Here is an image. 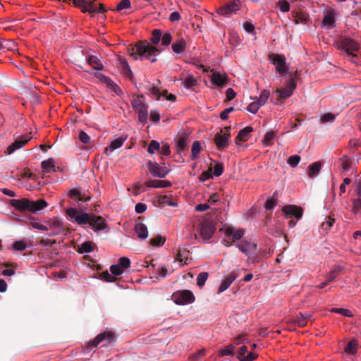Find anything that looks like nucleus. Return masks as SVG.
Returning <instances> with one entry per match:
<instances>
[{"label":"nucleus","instance_id":"6e6552de","mask_svg":"<svg viewBox=\"0 0 361 361\" xmlns=\"http://www.w3.org/2000/svg\"><path fill=\"white\" fill-rule=\"evenodd\" d=\"M270 61L276 66L279 73L286 74L288 73L286 57L279 54H272L269 56Z\"/></svg>","mask_w":361,"mask_h":361},{"label":"nucleus","instance_id":"aec40b11","mask_svg":"<svg viewBox=\"0 0 361 361\" xmlns=\"http://www.w3.org/2000/svg\"><path fill=\"white\" fill-rule=\"evenodd\" d=\"M47 202L43 199L36 201L30 200L29 212L36 213L47 207Z\"/></svg>","mask_w":361,"mask_h":361},{"label":"nucleus","instance_id":"338daca9","mask_svg":"<svg viewBox=\"0 0 361 361\" xmlns=\"http://www.w3.org/2000/svg\"><path fill=\"white\" fill-rule=\"evenodd\" d=\"M258 355L255 353L250 352L247 356L238 359L240 361H254L257 359Z\"/></svg>","mask_w":361,"mask_h":361},{"label":"nucleus","instance_id":"9d476101","mask_svg":"<svg viewBox=\"0 0 361 361\" xmlns=\"http://www.w3.org/2000/svg\"><path fill=\"white\" fill-rule=\"evenodd\" d=\"M148 169L151 174L154 177L160 178H164L169 173V170L164 166H161L155 161H149L147 163Z\"/></svg>","mask_w":361,"mask_h":361},{"label":"nucleus","instance_id":"1a4fd4ad","mask_svg":"<svg viewBox=\"0 0 361 361\" xmlns=\"http://www.w3.org/2000/svg\"><path fill=\"white\" fill-rule=\"evenodd\" d=\"M195 299L193 293L188 290H181L174 294V301L177 305L192 303Z\"/></svg>","mask_w":361,"mask_h":361},{"label":"nucleus","instance_id":"7ed1b4c3","mask_svg":"<svg viewBox=\"0 0 361 361\" xmlns=\"http://www.w3.org/2000/svg\"><path fill=\"white\" fill-rule=\"evenodd\" d=\"M338 47L345 51L348 55L356 56L354 52L357 51L360 49L358 43L350 38L344 37L338 41Z\"/></svg>","mask_w":361,"mask_h":361},{"label":"nucleus","instance_id":"5fc2aeb1","mask_svg":"<svg viewBox=\"0 0 361 361\" xmlns=\"http://www.w3.org/2000/svg\"><path fill=\"white\" fill-rule=\"evenodd\" d=\"M118 265H119L122 269H128L130 266V260L126 257H121L118 259Z\"/></svg>","mask_w":361,"mask_h":361},{"label":"nucleus","instance_id":"6ab92c4d","mask_svg":"<svg viewBox=\"0 0 361 361\" xmlns=\"http://www.w3.org/2000/svg\"><path fill=\"white\" fill-rule=\"evenodd\" d=\"M94 75L102 83L106 84L109 87L111 88L115 92H117V90H120L118 86H117V85L109 77L106 76L101 73H95Z\"/></svg>","mask_w":361,"mask_h":361},{"label":"nucleus","instance_id":"f704fd0d","mask_svg":"<svg viewBox=\"0 0 361 361\" xmlns=\"http://www.w3.org/2000/svg\"><path fill=\"white\" fill-rule=\"evenodd\" d=\"M85 10H84V13L88 12L90 13H98V6L97 3L95 1L87 2L85 6Z\"/></svg>","mask_w":361,"mask_h":361},{"label":"nucleus","instance_id":"79ce46f5","mask_svg":"<svg viewBox=\"0 0 361 361\" xmlns=\"http://www.w3.org/2000/svg\"><path fill=\"white\" fill-rule=\"evenodd\" d=\"M335 222V219L331 216H326L324 221L322 223V228L324 230H329Z\"/></svg>","mask_w":361,"mask_h":361},{"label":"nucleus","instance_id":"c756f323","mask_svg":"<svg viewBox=\"0 0 361 361\" xmlns=\"http://www.w3.org/2000/svg\"><path fill=\"white\" fill-rule=\"evenodd\" d=\"M186 47V42L183 39H180L172 44V50L176 54H180L184 51Z\"/></svg>","mask_w":361,"mask_h":361},{"label":"nucleus","instance_id":"393cba45","mask_svg":"<svg viewBox=\"0 0 361 361\" xmlns=\"http://www.w3.org/2000/svg\"><path fill=\"white\" fill-rule=\"evenodd\" d=\"M144 185L147 187L161 188H169L171 185V183L169 180H149L147 181Z\"/></svg>","mask_w":361,"mask_h":361},{"label":"nucleus","instance_id":"603ef678","mask_svg":"<svg viewBox=\"0 0 361 361\" xmlns=\"http://www.w3.org/2000/svg\"><path fill=\"white\" fill-rule=\"evenodd\" d=\"M212 167L210 166L207 171H203L201 175L200 176V180L202 182H204L212 178H213V175L212 173Z\"/></svg>","mask_w":361,"mask_h":361},{"label":"nucleus","instance_id":"423d86ee","mask_svg":"<svg viewBox=\"0 0 361 361\" xmlns=\"http://www.w3.org/2000/svg\"><path fill=\"white\" fill-rule=\"evenodd\" d=\"M231 126L225 127L214 136V142L221 150L225 149L228 145V140L231 137Z\"/></svg>","mask_w":361,"mask_h":361},{"label":"nucleus","instance_id":"2f4dec72","mask_svg":"<svg viewBox=\"0 0 361 361\" xmlns=\"http://www.w3.org/2000/svg\"><path fill=\"white\" fill-rule=\"evenodd\" d=\"M289 322L296 324L299 327H304L307 324L304 319V316L302 314V312H300L296 316L293 317V318L290 319Z\"/></svg>","mask_w":361,"mask_h":361},{"label":"nucleus","instance_id":"37998d69","mask_svg":"<svg viewBox=\"0 0 361 361\" xmlns=\"http://www.w3.org/2000/svg\"><path fill=\"white\" fill-rule=\"evenodd\" d=\"M160 149V143L157 140H152L148 145L147 152L149 154H154L155 151H159Z\"/></svg>","mask_w":361,"mask_h":361},{"label":"nucleus","instance_id":"c03bdc74","mask_svg":"<svg viewBox=\"0 0 361 361\" xmlns=\"http://www.w3.org/2000/svg\"><path fill=\"white\" fill-rule=\"evenodd\" d=\"M201 151V146L199 141H195L192 145V159H195Z\"/></svg>","mask_w":361,"mask_h":361},{"label":"nucleus","instance_id":"a18cd8bd","mask_svg":"<svg viewBox=\"0 0 361 361\" xmlns=\"http://www.w3.org/2000/svg\"><path fill=\"white\" fill-rule=\"evenodd\" d=\"M269 95H270L269 91L267 90H264L261 92V94L257 101L259 102V104L261 106H263L267 102V99H269Z\"/></svg>","mask_w":361,"mask_h":361},{"label":"nucleus","instance_id":"e433bc0d","mask_svg":"<svg viewBox=\"0 0 361 361\" xmlns=\"http://www.w3.org/2000/svg\"><path fill=\"white\" fill-rule=\"evenodd\" d=\"M94 250L93 244L91 242L85 241L82 243L79 247L78 252L80 253H88Z\"/></svg>","mask_w":361,"mask_h":361},{"label":"nucleus","instance_id":"4468645a","mask_svg":"<svg viewBox=\"0 0 361 361\" xmlns=\"http://www.w3.org/2000/svg\"><path fill=\"white\" fill-rule=\"evenodd\" d=\"M9 204L18 211H29L30 200L27 198L11 199L9 200Z\"/></svg>","mask_w":361,"mask_h":361},{"label":"nucleus","instance_id":"e2e57ef3","mask_svg":"<svg viewBox=\"0 0 361 361\" xmlns=\"http://www.w3.org/2000/svg\"><path fill=\"white\" fill-rule=\"evenodd\" d=\"M300 157L299 155H293V156H290L288 159V164L293 166V167H295L298 165V164L300 162Z\"/></svg>","mask_w":361,"mask_h":361},{"label":"nucleus","instance_id":"a19ab883","mask_svg":"<svg viewBox=\"0 0 361 361\" xmlns=\"http://www.w3.org/2000/svg\"><path fill=\"white\" fill-rule=\"evenodd\" d=\"M183 85L186 88H191L197 85V80L192 75L186 76Z\"/></svg>","mask_w":361,"mask_h":361},{"label":"nucleus","instance_id":"a211bd4d","mask_svg":"<svg viewBox=\"0 0 361 361\" xmlns=\"http://www.w3.org/2000/svg\"><path fill=\"white\" fill-rule=\"evenodd\" d=\"M210 80L212 83L219 87L225 86L228 82V78L226 75L214 71L210 76Z\"/></svg>","mask_w":361,"mask_h":361},{"label":"nucleus","instance_id":"4c0bfd02","mask_svg":"<svg viewBox=\"0 0 361 361\" xmlns=\"http://www.w3.org/2000/svg\"><path fill=\"white\" fill-rule=\"evenodd\" d=\"M308 20V16L303 12H297L295 16V23H305Z\"/></svg>","mask_w":361,"mask_h":361},{"label":"nucleus","instance_id":"dca6fc26","mask_svg":"<svg viewBox=\"0 0 361 361\" xmlns=\"http://www.w3.org/2000/svg\"><path fill=\"white\" fill-rule=\"evenodd\" d=\"M343 271V267L337 265L335 266L331 271L327 274L326 276V280L322 283L320 285L317 286V287L319 289L324 288L325 286L329 285L330 283L334 281V279L336 278V276L341 273Z\"/></svg>","mask_w":361,"mask_h":361},{"label":"nucleus","instance_id":"8fccbe9b","mask_svg":"<svg viewBox=\"0 0 361 361\" xmlns=\"http://www.w3.org/2000/svg\"><path fill=\"white\" fill-rule=\"evenodd\" d=\"M27 247V244L23 240L16 241L12 245V249L18 251H23Z\"/></svg>","mask_w":361,"mask_h":361},{"label":"nucleus","instance_id":"ddd939ff","mask_svg":"<svg viewBox=\"0 0 361 361\" xmlns=\"http://www.w3.org/2000/svg\"><path fill=\"white\" fill-rule=\"evenodd\" d=\"M31 137L26 135H22L17 139L14 142L10 145L7 148V153L11 154L13 153L16 149L24 147L30 140Z\"/></svg>","mask_w":361,"mask_h":361},{"label":"nucleus","instance_id":"bb28decb","mask_svg":"<svg viewBox=\"0 0 361 361\" xmlns=\"http://www.w3.org/2000/svg\"><path fill=\"white\" fill-rule=\"evenodd\" d=\"M87 61L89 63V65H90L95 70L101 71L104 68L103 64L102 63L100 59L96 56H88Z\"/></svg>","mask_w":361,"mask_h":361},{"label":"nucleus","instance_id":"f3484780","mask_svg":"<svg viewBox=\"0 0 361 361\" xmlns=\"http://www.w3.org/2000/svg\"><path fill=\"white\" fill-rule=\"evenodd\" d=\"M254 130L251 126H247L240 130L238 135L235 138V142L237 145H241V142H244L248 140L250 137V133Z\"/></svg>","mask_w":361,"mask_h":361},{"label":"nucleus","instance_id":"7c9ffc66","mask_svg":"<svg viewBox=\"0 0 361 361\" xmlns=\"http://www.w3.org/2000/svg\"><path fill=\"white\" fill-rule=\"evenodd\" d=\"M42 171L44 173H50L51 171H55L54 161L52 159L43 161L41 164Z\"/></svg>","mask_w":361,"mask_h":361},{"label":"nucleus","instance_id":"13d9d810","mask_svg":"<svg viewBox=\"0 0 361 361\" xmlns=\"http://www.w3.org/2000/svg\"><path fill=\"white\" fill-rule=\"evenodd\" d=\"M233 348L234 345L231 344L228 346H226L224 349H222L219 351V355L221 357L226 356V355H231L233 354Z\"/></svg>","mask_w":361,"mask_h":361},{"label":"nucleus","instance_id":"49530a36","mask_svg":"<svg viewBox=\"0 0 361 361\" xmlns=\"http://www.w3.org/2000/svg\"><path fill=\"white\" fill-rule=\"evenodd\" d=\"M208 276L209 274L207 272H201L200 274H199L197 277V285L199 287H202L204 285L206 281L207 280Z\"/></svg>","mask_w":361,"mask_h":361},{"label":"nucleus","instance_id":"bf43d9fd","mask_svg":"<svg viewBox=\"0 0 361 361\" xmlns=\"http://www.w3.org/2000/svg\"><path fill=\"white\" fill-rule=\"evenodd\" d=\"M261 106H262L259 104V102L257 101H255L250 103L247 106V110L252 114H256Z\"/></svg>","mask_w":361,"mask_h":361},{"label":"nucleus","instance_id":"864d4df0","mask_svg":"<svg viewBox=\"0 0 361 361\" xmlns=\"http://www.w3.org/2000/svg\"><path fill=\"white\" fill-rule=\"evenodd\" d=\"M147 94H153L156 99L159 100L161 97V90L156 86L149 87L147 88Z\"/></svg>","mask_w":361,"mask_h":361},{"label":"nucleus","instance_id":"4be33fe9","mask_svg":"<svg viewBox=\"0 0 361 361\" xmlns=\"http://www.w3.org/2000/svg\"><path fill=\"white\" fill-rule=\"evenodd\" d=\"M225 234L228 238H232L234 242L241 239L243 237L245 231L243 229L234 230L232 228H228L225 231Z\"/></svg>","mask_w":361,"mask_h":361},{"label":"nucleus","instance_id":"6e6d98bb","mask_svg":"<svg viewBox=\"0 0 361 361\" xmlns=\"http://www.w3.org/2000/svg\"><path fill=\"white\" fill-rule=\"evenodd\" d=\"M165 242V238L161 235L150 239V244L153 246H161Z\"/></svg>","mask_w":361,"mask_h":361},{"label":"nucleus","instance_id":"72a5a7b5","mask_svg":"<svg viewBox=\"0 0 361 361\" xmlns=\"http://www.w3.org/2000/svg\"><path fill=\"white\" fill-rule=\"evenodd\" d=\"M276 137V134L274 131L267 132L262 140L263 145L264 146H271L273 145V140Z\"/></svg>","mask_w":361,"mask_h":361},{"label":"nucleus","instance_id":"f8f14e48","mask_svg":"<svg viewBox=\"0 0 361 361\" xmlns=\"http://www.w3.org/2000/svg\"><path fill=\"white\" fill-rule=\"evenodd\" d=\"M235 246L245 255L250 256L255 254L257 250V244L247 240H242L235 244Z\"/></svg>","mask_w":361,"mask_h":361},{"label":"nucleus","instance_id":"9b49d317","mask_svg":"<svg viewBox=\"0 0 361 361\" xmlns=\"http://www.w3.org/2000/svg\"><path fill=\"white\" fill-rule=\"evenodd\" d=\"M296 87V82L293 78H290L286 87L282 89H277L275 93L279 94V100L285 99L290 97Z\"/></svg>","mask_w":361,"mask_h":361},{"label":"nucleus","instance_id":"69168bd1","mask_svg":"<svg viewBox=\"0 0 361 361\" xmlns=\"http://www.w3.org/2000/svg\"><path fill=\"white\" fill-rule=\"evenodd\" d=\"M80 140L84 144H88L90 142V137L83 130H80L78 135Z\"/></svg>","mask_w":361,"mask_h":361},{"label":"nucleus","instance_id":"4d7b16f0","mask_svg":"<svg viewBox=\"0 0 361 361\" xmlns=\"http://www.w3.org/2000/svg\"><path fill=\"white\" fill-rule=\"evenodd\" d=\"M130 0H121V1L117 5L116 8L114 10L116 11H121L123 9L129 8L130 7Z\"/></svg>","mask_w":361,"mask_h":361},{"label":"nucleus","instance_id":"a878e982","mask_svg":"<svg viewBox=\"0 0 361 361\" xmlns=\"http://www.w3.org/2000/svg\"><path fill=\"white\" fill-rule=\"evenodd\" d=\"M135 231L140 239L144 240L148 236L147 228L143 223H137L135 226Z\"/></svg>","mask_w":361,"mask_h":361},{"label":"nucleus","instance_id":"39448f33","mask_svg":"<svg viewBox=\"0 0 361 361\" xmlns=\"http://www.w3.org/2000/svg\"><path fill=\"white\" fill-rule=\"evenodd\" d=\"M216 227L214 224L208 220H204L200 222L198 228L199 234L204 240H209L214 235Z\"/></svg>","mask_w":361,"mask_h":361},{"label":"nucleus","instance_id":"c85d7f7f","mask_svg":"<svg viewBox=\"0 0 361 361\" xmlns=\"http://www.w3.org/2000/svg\"><path fill=\"white\" fill-rule=\"evenodd\" d=\"M126 140V137H121L114 140L109 145V147L105 149V152L106 153L109 150L110 152H112L114 150L121 147L123 145Z\"/></svg>","mask_w":361,"mask_h":361},{"label":"nucleus","instance_id":"58836bf2","mask_svg":"<svg viewBox=\"0 0 361 361\" xmlns=\"http://www.w3.org/2000/svg\"><path fill=\"white\" fill-rule=\"evenodd\" d=\"M161 36H162V34H161V30H158V29H155L152 31L150 42H152V44L156 45L160 42V40L161 39Z\"/></svg>","mask_w":361,"mask_h":361},{"label":"nucleus","instance_id":"c9c22d12","mask_svg":"<svg viewBox=\"0 0 361 361\" xmlns=\"http://www.w3.org/2000/svg\"><path fill=\"white\" fill-rule=\"evenodd\" d=\"M158 203L161 206H164L166 204L171 207H176L177 202L173 200H169L167 195H160L158 197Z\"/></svg>","mask_w":361,"mask_h":361},{"label":"nucleus","instance_id":"680f3d73","mask_svg":"<svg viewBox=\"0 0 361 361\" xmlns=\"http://www.w3.org/2000/svg\"><path fill=\"white\" fill-rule=\"evenodd\" d=\"M101 276L106 282H114L116 280V276L109 274L107 271L102 272Z\"/></svg>","mask_w":361,"mask_h":361},{"label":"nucleus","instance_id":"5701e85b","mask_svg":"<svg viewBox=\"0 0 361 361\" xmlns=\"http://www.w3.org/2000/svg\"><path fill=\"white\" fill-rule=\"evenodd\" d=\"M335 15H336V11L334 9L330 8V9L327 10L324 13V18L322 20V23L325 25H327L330 27H334V23H335Z\"/></svg>","mask_w":361,"mask_h":361},{"label":"nucleus","instance_id":"3c124183","mask_svg":"<svg viewBox=\"0 0 361 361\" xmlns=\"http://www.w3.org/2000/svg\"><path fill=\"white\" fill-rule=\"evenodd\" d=\"M223 172H224V165H223V164L219 163V162H215V164H214V166L213 173H212L213 176H221L223 173Z\"/></svg>","mask_w":361,"mask_h":361},{"label":"nucleus","instance_id":"de8ad7c7","mask_svg":"<svg viewBox=\"0 0 361 361\" xmlns=\"http://www.w3.org/2000/svg\"><path fill=\"white\" fill-rule=\"evenodd\" d=\"M331 312H335L338 314H341L343 316H345L347 317H352L353 316V313L350 310L348 309H344V308H332L331 310Z\"/></svg>","mask_w":361,"mask_h":361},{"label":"nucleus","instance_id":"cd10ccee","mask_svg":"<svg viewBox=\"0 0 361 361\" xmlns=\"http://www.w3.org/2000/svg\"><path fill=\"white\" fill-rule=\"evenodd\" d=\"M322 163L316 161L309 165L308 166V176L310 178H313L319 174L321 170Z\"/></svg>","mask_w":361,"mask_h":361},{"label":"nucleus","instance_id":"20e7f679","mask_svg":"<svg viewBox=\"0 0 361 361\" xmlns=\"http://www.w3.org/2000/svg\"><path fill=\"white\" fill-rule=\"evenodd\" d=\"M138 98L144 99L145 97L143 94H140L138 96ZM132 106L135 111L138 114L139 121L141 123L146 122L148 117L147 105L139 99H135L132 101Z\"/></svg>","mask_w":361,"mask_h":361},{"label":"nucleus","instance_id":"09e8293b","mask_svg":"<svg viewBox=\"0 0 361 361\" xmlns=\"http://www.w3.org/2000/svg\"><path fill=\"white\" fill-rule=\"evenodd\" d=\"M188 254L189 251H188L186 249H179L176 257V260L178 262H182L183 259L186 260L188 259Z\"/></svg>","mask_w":361,"mask_h":361},{"label":"nucleus","instance_id":"f03ea898","mask_svg":"<svg viewBox=\"0 0 361 361\" xmlns=\"http://www.w3.org/2000/svg\"><path fill=\"white\" fill-rule=\"evenodd\" d=\"M128 53L135 60L140 57L154 63L157 61L156 56L160 54V50L147 41H140L135 47L128 49Z\"/></svg>","mask_w":361,"mask_h":361},{"label":"nucleus","instance_id":"0e129e2a","mask_svg":"<svg viewBox=\"0 0 361 361\" xmlns=\"http://www.w3.org/2000/svg\"><path fill=\"white\" fill-rule=\"evenodd\" d=\"M172 40V36L171 33L166 32L161 37V44L164 46H169Z\"/></svg>","mask_w":361,"mask_h":361},{"label":"nucleus","instance_id":"2eb2a0df","mask_svg":"<svg viewBox=\"0 0 361 361\" xmlns=\"http://www.w3.org/2000/svg\"><path fill=\"white\" fill-rule=\"evenodd\" d=\"M282 212L287 216H294L298 219L302 218L303 214V209L302 207L296 205H286L282 208Z\"/></svg>","mask_w":361,"mask_h":361},{"label":"nucleus","instance_id":"0eeeda50","mask_svg":"<svg viewBox=\"0 0 361 361\" xmlns=\"http://www.w3.org/2000/svg\"><path fill=\"white\" fill-rule=\"evenodd\" d=\"M114 339V334L111 331L99 334L92 341L87 343V346L84 348V350L86 353H88L90 348L97 346L102 341L106 340L107 342L111 343L113 342Z\"/></svg>","mask_w":361,"mask_h":361},{"label":"nucleus","instance_id":"473e14b6","mask_svg":"<svg viewBox=\"0 0 361 361\" xmlns=\"http://www.w3.org/2000/svg\"><path fill=\"white\" fill-rule=\"evenodd\" d=\"M357 347H358L357 341L355 340V339H352L348 343V344L345 348V350L348 354L354 355L357 352Z\"/></svg>","mask_w":361,"mask_h":361},{"label":"nucleus","instance_id":"b1692460","mask_svg":"<svg viewBox=\"0 0 361 361\" xmlns=\"http://www.w3.org/2000/svg\"><path fill=\"white\" fill-rule=\"evenodd\" d=\"M236 279V274L234 272H231L223 281L221 282L217 293L219 294L225 291Z\"/></svg>","mask_w":361,"mask_h":361},{"label":"nucleus","instance_id":"052dcab7","mask_svg":"<svg viewBox=\"0 0 361 361\" xmlns=\"http://www.w3.org/2000/svg\"><path fill=\"white\" fill-rule=\"evenodd\" d=\"M110 271L115 276H119L123 273V269L118 264H114L110 267Z\"/></svg>","mask_w":361,"mask_h":361},{"label":"nucleus","instance_id":"412c9836","mask_svg":"<svg viewBox=\"0 0 361 361\" xmlns=\"http://www.w3.org/2000/svg\"><path fill=\"white\" fill-rule=\"evenodd\" d=\"M238 10V5L235 2H231L220 7L218 9V13L222 16H228Z\"/></svg>","mask_w":361,"mask_h":361},{"label":"nucleus","instance_id":"ea45409f","mask_svg":"<svg viewBox=\"0 0 361 361\" xmlns=\"http://www.w3.org/2000/svg\"><path fill=\"white\" fill-rule=\"evenodd\" d=\"M342 172H346L351 168V161L347 156H343L341 159Z\"/></svg>","mask_w":361,"mask_h":361},{"label":"nucleus","instance_id":"774afa93","mask_svg":"<svg viewBox=\"0 0 361 361\" xmlns=\"http://www.w3.org/2000/svg\"><path fill=\"white\" fill-rule=\"evenodd\" d=\"M360 209H361V199L354 200L352 212L355 214H357L359 212Z\"/></svg>","mask_w":361,"mask_h":361},{"label":"nucleus","instance_id":"f257e3e1","mask_svg":"<svg viewBox=\"0 0 361 361\" xmlns=\"http://www.w3.org/2000/svg\"><path fill=\"white\" fill-rule=\"evenodd\" d=\"M66 213L72 221L79 225L89 224L91 228L96 232L102 231L107 226L106 221L102 216H97L93 213L78 214L79 211L76 208H68L66 210Z\"/></svg>","mask_w":361,"mask_h":361}]
</instances>
